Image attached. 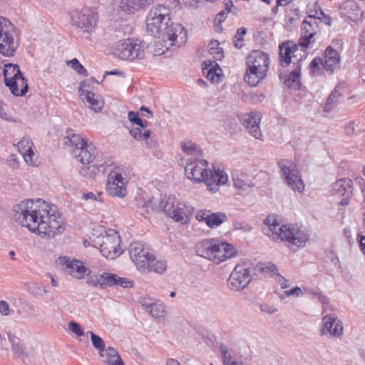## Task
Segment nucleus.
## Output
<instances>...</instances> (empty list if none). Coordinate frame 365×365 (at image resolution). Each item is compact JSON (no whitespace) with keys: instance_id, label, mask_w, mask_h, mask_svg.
<instances>
[{"instance_id":"obj_35","label":"nucleus","mask_w":365,"mask_h":365,"mask_svg":"<svg viewBox=\"0 0 365 365\" xmlns=\"http://www.w3.org/2000/svg\"><path fill=\"white\" fill-rule=\"evenodd\" d=\"M4 82L6 86L12 83V81L16 80L18 77L21 74L19 70V67L16 64L8 63L5 65L4 69Z\"/></svg>"},{"instance_id":"obj_11","label":"nucleus","mask_w":365,"mask_h":365,"mask_svg":"<svg viewBox=\"0 0 365 365\" xmlns=\"http://www.w3.org/2000/svg\"><path fill=\"white\" fill-rule=\"evenodd\" d=\"M277 165L280 170L281 177L285 183L294 191L302 192L304 190V185L299 170L293 163L289 160L281 159L278 161Z\"/></svg>"},{"instance_id":"obj_20","label":"nucleus","mask_w":365,"mask_h":365,"mask_svg":"<svg viewBox=\"0 0 365 365\" xmlns=\"http://www.w3.org/2000/svg\"><path fill=\"white\" fill-rule=\"evenodd\" d=\"M195 217L200 222H205L210 228L217 227L227 220V215L223 212H212L207 210H199Z\"/></svg>"},{"instance_id":"obj_57","label":"nucleus","mask_w":365,"mask_h":365,"mask_svg":"<svg viewBox=\"0 0 365 365\" xmlns=\"http://www.w3.org/2000/svg\"><path fill=\"white\" fill-rule=\"evenodd\" d=\"M0 313L5 316L9 314V306L6 301H0Z\"/></svg>"},{"instance_id":"obj_43","label":"nucleus","mask_w":365,"mask_h":365,"mask_svg":"<svg viewBox=\"0 0 365 365\" xmlns=\"http://www.w3.org/2000/svg\"><path fill=\"white\" fill-rule=\"evenodd\" d=\"M247 34V29L241 27L237 29L236 34L234 36L233 43L234 46L237 48H241L243 46L244 36Z\"/></svg>"},{"instance_id":"obj_7","label":"nucleus","mask_w":365,"mask_h":365,"mask_svg":"<svg viewBox=\"0 0 365 365\" xmlns=\"http://www.w3.org/2000/svg\"><path fill=\"white\" fill-rule=\"evenodd\" d=\"M163 212L174 221L186 224L194 212V208L177 201L173 196L165 197L160 202Z\"/></svg>"},{"instance_id":"obj_24","label":"nucleus","mask_w":365,"mask_h":365,"mask_svg":"<svg viewBox=\"0 0 365 365\" xmlns=\"http://www.w3.org/2000/svg\"><path fill=\"white\" fill-rule=\"evenodd\" d=\"M78 91L85 105L88 108L95 112L101 110L104 105V101L101 95L96 94L92 91H85L83 89L82 86H81Z\"/></svg>"},{"instance_id":"obj_37","label":"nucleus","mask_w":365,"mask_h":365,"mask_svg":"<svg viewBox=\"0 0 365 365\" xmlns=\"http://www.w3.org/2000/svg\"><path fill=\"white\" fill-rule=\"evenodd\" d=\"M120 9L128 14H133L143 7L140 0H121Z\"/></svg>"},{"instance_id":"obj_42","label":"nucleus","mask_w":365,"mask_h":365,"mask_svg":"<svg viewBox=\"0 0 365 365\" xmlns=\"http://www.w3.org/2000/svg\"><path fill=\"white\" fill-rule=\"evenodd\" d=\"M66 63L80 75L83 76H87L88 75L87 70L79 63L77 58L68 61Z\"/></svg>"},{"instance_id":"obj_22","label":"nucleus","mask_w":365,"mask_h":365,"mask_svg":"<svg viewBox=\"0 0 365 365\" xmlns=\"http://www.w3.org/2000/svg\"><path fill=\"white\" fill-rule=\"evenodd\" d=\"M139 303L154 318L159 319L164 317L165 307L163 302L150 297H140Z\"/></svg>"},{"instance_id":"obj_64","label":"nucleus","mask_w":365,"mask_h":365,"mask_svg":"<svg viewBox=\"0 0 365 365\" xmlns=\"http://www.w3.org/2000/svg\"><path fill=\"white\" fill-rule=\"evenodd\" d=\"M107 363L108 365H124V363L120 358L119 361H117L115 358H108Z\"/></svg>"},{"instance_id":"obj_31","label":"nucleus","mask_w":365,"mask_h":365,"mask_svg":"<svg viewBox=\"0 0 365 365\" xmlns=\"http://www.w3.org/2000/svg\"><path fill=\"white\" fill-rule=\"evenodd\" d=\"M203 74L212 83H218L221 81L222 75L220 73L221 68L215 61H205L202 64Z\"/></svg>"},{"instance_id":"obj_59","label":"nucleus","mask_w":365,"mask_h":365,"mask_svg":"<svg viewBox=\"0 0 365 365\" xmlns=\"http://www.w3.org/2000/svg\"><path fill=\"white\" fill-rule=\"evenodd\" d=\"M250 98L253 103H259L264 101V99L265 98V96L262 93H251Z\"/></svg>"},{"instance_id":"obj_51","label":"nucleus","mask_w":365,"mask_h":365,"mask_svg":"<svg viewBox=\"0 0 365 365\" xmlns=\"http://www.w3.org/2000/svg\"><path fill=\"white\" fill-rule=\"evenodd\" d=\"M87 284L94 287H100L103 288L102 286V278H100V274L98 275H92L90 276L87 279Z\"/></svg>"},{"instance_id":"obj_1","label":"nucleus","mask_w":365,"mask_h":365,"mask_svg":"<svg viewBox=\"0 0 365 365\" xmlns=\"http://www.w3.org/2000/svg\"><path fill=\"white\" fill-rule=\"evenodd\" d=\"M14 220L42 237H54L64 231L63 219L57 207L41 199L23 200L13 208Z\"/></svg>"},{"instance_id":"obj_2","label":"nucleus","mask_w":365,"mask_h":365,"mask_svg":"<svg viewBox=\"0 0 365 365\" xmlns=\"http://www.w3.org/2000/svg\"><path fill=\"white\" fill-rule=\"evenodd\" d=\"M147 31L152 36L169 41L178 47L187 41V32L180 24L171 21L170 9L163 5L151 9L146 19Z\"/></svg>"},{"instance_id":"obj_23","label":"nucleus","mask_w":365,"mask_h":365,"mask_svg":"<svg viewBox=\"0 0 365 365\" xmlns=\"http://www.w3.org/2000/svg\"><path fill=\"white\" fill-rule=\"evenodd\" d=\"M324 334H330L332 336H339L343 333L342 322L334 314H327L323 317Z\"/></svg>"},{"instance_id":"obj_9","label":"nucleus","mask_w":365,"mask_h":365,"mask_svg":"<svg viewBox=\"0 0 365 365\" xmlns=\"http://www.w3.org/2000/svg\"><path fill=\"white\" fill-rule=\"evenodd\" d=\"M113 54L121 60L132 61L143 59L145 56V49L138 40L127 38L116 44Z\"/></svg>"},{"instance_id":"obj_62","label":"nucleus","mask_w":365,"mask_h":365,"mask_svg":"<svg viewBox=\"0 0 365 365\" xmlns=\"http://www.w3.org/2000/svg\"><path fill=\"white\" fill-rule=\"evenodd\" d=\"M260 309L262 312H266L267 314H272L277 311V309L269 304H262L260 306Z\"/></svg>"},{"instance_id":"obj_54","label":"nucleus","mask_w":365,"mask_h":365,"mask_svg":"<svg viewBox=\"0 0 365 365\" xmlns=\"http://www.w3.org/2000/svg\"><path fill=\"white\" fill-rule=\"evenodd\" d=\"M284 296L289 297L292 295H295L297 297H299L303 294V292L300 287H296L290 290H286L283 292Z\"/></svg>"},{"instance_id":"obj_8","label":"nucleus","mask_w":365,"mask_h":365,"mask_svg":"<svg viewBox=\"0 0 365 365\" xmlns=\"http://www.w3.org/2000/svg\"><path fill=\"white\" fill-rule=\"evenodd\" d=\"M19 31L6 18L0 17V53L5 56H11L19 46L14 36H17Z\"/></svg>"},{"instance_id":"obj_61","label":"nucleus","mask_w":365,"mask_h":365,"mask_svg":"<svg viewBox=\"0 0 365 365\" xmlns=\"http://www.w3.org/2000/svg\"><path fill=\"white\" fill-rule=\"evenodd\" d=\"M144 140L146 141V145L148 148L150 149H153L158 147V141L155 139H153V138L148 137V138L144 139Z\"/></svg>"},{"instance_id":"obj_14","label":"nucleus","mask_w":365,"mask_h":365,"mask_svg":"<svg viewBox=\"0 0 365 365\" xmlns=\"http://www.w3.org/2000/svg\"><path fill=\"white\" fill-rule=\"evenodd\" d=\"M127 178L123 176L122 168L115 167L108 175L106 190L110 196L123 198L127 194Z\"/></svg>"},{"instance_id":"obj_50","label":"nucleus","mask_w":365,"mask_h":365,"mask_svg":"<svg viewBox=\"0 0 365 365\" xmlns=\"http://www.w3.org/2000/svg\"><path fill=\"white\" fill-rule=\"evenodd\" d=\"M68 329L75 334L81 336L84 334L81 326L76 322H70L68 324Z\"/></svg>"},{"instance_id":"obj_40","label":"nucleus","mask_w":365,"mask_h":365,"mask_svg":"<svg viewBox=\"0 0 365 365\" xmlns=\"http://www.w3.org/2000/svg\"><path fill=\"white\" fill-rule=\"evenodd\" d=\"M318 25L317 21H312V19H308L307 18L302 22V31H309L311 36L312 34H316L317 32Z\"/></svg>"},{"instance_id":"obj_4","label":"nucleus","mask_w":365,"mask_h":365,"mask_svg":"<svg viewBox=\"0 0 365 365\" xmlns=\"http://www.w3.org/2000/svg\"><path fill=\"white\" fill-rule=\"evenodd\" d=\"M196 252L199 256L216 264H220L235 255V249L232 245L216 239L202 240L197 245Z\"/></svg>"},{"instance_id":"obj_6","label":"nucleus","mask_w":365,"mask_h":365,"mask_svg":"<svg viewBox=\"0 0 365 365\" xmlns=\"http://www.w3.org/2000/svg\"><path fill=\"white\" fill-rule=\"evenodd\" d=\"M64 144L69 149L73 157L83 165L93 162L97 155L96 148L93 143H88L82 135L71 134L63 139Z\"/></svg>"},{"instance_id":"obj_52","label":"nucleus","mask_w":365,"mask_h":365,"mask_svg":"<svg viewBox=\"0 0 365 365\" xmlns=\"http://www.w3.org/2000/svg\"><path fill=\"white\" fill-rule=\"evenodd\" d=\"M153 198L150 199L148 202H145V201L140 202L138 203V207L145 210V212L146 213H149L150 210H153V209H154L153 206Z\"/></svg>"},{"instance_id":"obj_45","label":"nucleus","mask_w":365,"mask_h":365,"mask_svg":"<svg viewBox=\"0 0 365 365\" xmlns=\"http://www.w3.org/2000/svg\"><path fill=\"white\" fill-rule=\"evenodd\" d=\"M309 34L310 33L309 31H302L301 32V37L299 39V45L300 46H303L304 50H306V48H308L309 45L311 43H313L314 41V36L316 34H312L311 36H309Z\"/></svg>"},{"instance_id":"obj_17","label":"nucleus","mask_w":365,"mask_h":365,"mask_svg":"<svg viewBox=\"0 0 365 365\" xmlns=\"http://www.w3.org/2000/svg\"><path fill=\"white\" fill-rule=\"evenodd\" d=\"M208 162L206 160L197 158L187 160L184 168L185 173L187 178L195 182H201L207 180Z\"/></svg>"},{"instance_id":"obj_55","label":"nucleus","mask_w":365,"mask_h":365,"mask_svg":"<svg viewBox=\"0 0 365 365\" xmlns=\"http://www.w3.org/2000/svg\"><path fill=\"white\" fill-rule=\"evenodd\" d=\"M324 15V11L319 8L314 11H310L309 14L307 17L308 19H312V21H317V19H320V16Z\"/></svg>"},{"instance_id":"obj_36","label":"nucleus","mask_w":365,"mask_h":365,"mask_svg":"<svg viewBox=\"0 0 365 365\" xmlns=\"http://www.w3.org/2000/svg\"><path fill=\"white\" fill-rule=\"evenodd\" d=\"M341 96V93L339 91V86H336L328 96L324 106V110L327 113L332 110L338 105L339 99Z\"/></svg>"},{"instance_id":"obj_19","label":"nucleus","mask_w":365,"mask_h":365,"mask_svg":"<svg viewBox=\"0 0 365 365\" xmlns=\"http://www.w3.org/2000/svg\"><path fill=\"white\" fill-rule=\"evenodd\" d=\"M331 192L333 195L342 197L339 202L340 205H348L353 192L352 180L349 178L338 180L332 185Z\"/></svg>"},{"instance_id":"obj_18","label":"nucleus","mask_w":365,"mask_h":365,"mask_svg":"<svg viewBox=\"0 0 365 365\" xmlns=\"http://www.w3.org/2000/svg\"><path fill=\"white\" fill-rule=\"evenodd\" d=\"M63 271L76 279H82L89 275L90 270L86 268L81 261L77 259L70 260L65 257L58 258Z\"/></svg>"},{"instance_id":"obj_48","label":"nucleus","mask_w":365,"mask_h":365,"mask_svg":"<svg viewBox=\"0 0 365 365\" xmlns=\"http://www.w3.org/2000/svg\"><path fill=\"white\" fill-rule=\"evenodd\" d=\"M128 119L129 120L138 125V126L141 127L142 128H145L148 126V122L146 120H142L138 115L137 113H135L133 111H130L128 113Z\"/></svg>"},{"instance_id":"obj_33","label":"nucleus","mask_w":365,"mask_h":365,"mask_svg":"<svg viewBox=\"0 0 365 365\" xmlns=\"http://www.w3.org/2000/svg\"><path fill=\"white\" fill-rule=\"evenodd\" d=\"M11 92L16 96H22L28 91L27 80L22 73L8 86Z\"/></svg>"},{"instance_id":"obj_21","label":"nucleus","mask_w":365,"mask_h":365,"mask_svg":"<svg viewBox=\"0 0 365 365\" xmlns=\"http://www.w3.org/2000/svg\"><path fill=\"white\" fill-rule=\"evenodd\" d=\"M262 115L258 112L245 113L242 117L243 125L250 134L257 139H261L262 133L259 128Z\"/></svg>"},{"instance_id":"obj_44","label":"nucleus","mask_w":365,"mask_h":365,"mask_svg":"<svg viewBox=\"0 0 365 365\" xmlns=\"http://www.w3.org/2000/svg\"><path fill=\"white\" fill-rule=\"evenodd\" d=\"M209 52L216 60H220L223 58L222 49L219 47V43L217 41H212L210 43Z\"/></svg>"},{"instance_id":"obj_38","label":"nucleus","mask_w":365,"mask_h":365,"mask_svg":"<svg viewBox=\"0 0 365 365\" xmlns=\"http://www.w3.org/2000/svg\"><path fill=\"white\" fill-rule=\"evenodd\" d=\"M148 268L146 269V272H155L158 274H163L167 267L166 262L162 259L156 260L154 255L150 258V262H149V264L148 265Z\"/></svg>"},{"instance_id":"obj_39","label":"nucleus","mask_w":365,"mask_h":365,"mask_svg":"<svg viewBox=\"0 0 365 365\" xmlns=\"http://www.w3.org/2000/svg\"><path fill=\"white\" fill-rule=\"evenodd\" d=\"M233 183L235 187L238 190L241 195H247L250 193L255 187V184L253 182H247L240 178H234Z\"/></svg>"},{"instance_id":"obj_10","label":"nucleus","mask_w":365,"mask_h":365,"mask_svg":"<svg viewBox=\"0 0 365 365\" xmlns=\"http://www.w3.org/2000/svg\"><path fill=\"white\" fill-rule=\"evenodd\" d=\"M279 49L280 65L284 67L291 63L296 66L301 64V61L306 58L307 54L303 46H300L292 41L282 43Z\"/></svg>"},{"instance_id":"obj_5","label":"nucleus","mask_w":365,"mask_h":365,"mask_svg":"<svg viewBox=\"0 0 365 365\" xmlns=\"http://www.w3.org/2000/svg\"><path fill=\"white\" fill-rule=\"evenodd\" d=\"M264 223L271 231L273 238L287 241L298 247H303L309 239V235L298 228L280 225L274 216L269 215L264 220Z\"/></svg>"},{"instance_id":"obj_32","label":"nucleus","mask_w":365,"mask_h":365,"mask_svg":"<svg viewBox=\"0 0 365 365\" xmlns=\"http://www.w3.org/2000/svg\"><path fill=\"white\" fill-rule=\"evenodd\" d=\"M220 349L224 365H245L242 360V356L227 346L221 344Z\"/></svg>"},{"instance_id":"obj_26","label":"nucleus","mask_w":365,"mask_h":365,"mask_svg":"<svg viewBox=\"0 0 365 365\" xmlns=\"http://www.w3.org/2000/svg\"><path fill=\"white\" fill-rule=\"evenodd\" d=\"M19 151L23 156L25 162L31 166L36 165V160L34 159L35 155L34 152V143L29 137H24L17 143Z\"/></svg>"},{"instance_id":"obj_47","label":"nucleus","mask_w":365,"mask_h":365,"mask_svg":"<svg viewBox=\"0 0 365 365\" xmlns=\"http://www.w3.org/2000/svg\"><path fill=\"white\" fill-rule=\"evenodd\" d=\"M91 334V339L92 341L93 346L98 349L100 352H103L105 351V344L103 339L98 335L95 334L92 331H89Z\"/></svg>"},{"instance_id":"obj_53","label":"nucleus","mask_w":365,"mask_h":365,"mask_svg":"<svg viewBox=\"0 0 365 365\" xmlns=\"http://www.w3.org/2000/svg\"><path fill=\"white\" fill-rule=\"evenodd\" d=\"M99 172V169L96 165H91L86 167V170L83 173L84 175L94 178V176Z\"/></svg>"},{"instance_id":"obj_34","label":"nucleus","mask_w":365,"mask_h":365,"mask_svg":"<svg viewBox=\"0 0 365 365\" xmlns=\"http://www.w3.org/2000/svg\"><path fill=\"white\" fill-rule=\"evenodd\" d=\"M180 148L187 155L194 157V160L200 158L202 156V151L200 147L191 140H183L180 142Z\"/></svg>"},{"instance_id":"obj_15","label":"nucleus","mask_w":365,"mask_h":365,"mask_svg":"<svg viewBox=\"0 0 365 365\" xmlns=\"http://www.w3.org/2000/svg\"><path fill=\"white\" fill-rule=\"evenodd\" d=\"M120 238L115 230H110L101 237L100 252L107 259H113L122 253Z\"/></svg>"},{"instance_id":"obj_25","label":"nucleus","mask_w":365,"mask_h":365,"mask_svg":"<svg viewBox=\"0 0 365 365\" xmlns=\"http://www.w3.org/2000/svg\"><path fill=\"white\" fill-rule=\"evenodd\" d=\"M14 352L25 364L31 363L36 361V351L33 346L23 347L20 344L19 339H11Z\"/></svg>"},{"instance_id":"obj_56","label":"nucleus","mask_w":365,"mask_h":365,"mask_svg":"<svg viewBox=\"0 0 365 365\" xmlns=\"http://www.w3.org/2000/svg\"><path fill=\"white\" fill-rule=\"evenodd\" d=\"M106 354L108 356V358H115V359L118 361L120 360V356L117 351V350L113 347H108L106 349Z\"/></svg>"},{"instance_id":"obj_12","label":"nucleus","mask_w":365,"mask_h":365,"mask_svg":"<svg viewBox=\"0 0 365 365\" xmlns=\"http://www.w3.org/2000/svg\"><path fill=\"white\" fill-rule=\"evenodd\" d=\"M71 22L86 34V38H88V35L96 26L97 14L90 8H84L81 11L76 10L72 13Z\"/></svg>"},{"instance_id":"obj_3","label":"nucleus","mask_w":365,"mask_h":365,"mask_svg":"<svg viewBox=\"0 0 365 365\" xmlns=\"http://www.w3.org/2000/svg\"><path fill=\"white\" fill-rule=\"evenodd\" d=\"M246 63L245 81L251 86H256L267 75L270 63L269 56L266 52L255 50L247 57Z\"/></svg>"},{"instance_id":"obj_13","label":"nucleus","mask_w":365,"mask_h":365,"mask_svg":"<svg viewBox=\"0 0 365 365\" xmlns=\"http://www.w3.org/2000/svg\"><path fill=\"white\" fill-rule=\"evenodd\" d=\"M251 264L247 262L237 264L228 279V287L234 291L244 289L252 280Z\"/></svg>"},{"instance_id":"obj_41","label":"nucleus","mask_w":365,"mask_h":365,"mask_svg":"<svg viewBox=\"0 0 365 365\" xmlns=\"http://www.w3.org/2000/svg\"><path fill=\"white\" fill-rule=\"evenodd\" d=\"M142 128H133L130 129V135L137 140H144V139L148 138L150 136V131L149 130H145L144 132H142Z\"/></svg>"},{"instance_id":"obj_29","label":"nucleus","mask_w":365,"mask_h":365,"mask_svg":"<svg viewBox=\"0 0 365 365\" xmlns=\"http://www.w3.org/2000/svg\"><path fill=\"white\" fill-rule=\"evenodd\" d=\"M100 278H102V286L103 288L105 287H111L113 285L120 286L122 287H132L133 286V282L130 281L126 278L120 277L119 276L109 273L103 272L100 274Z\"/></svg>"},{"instance_id":"obj_27","label":"nucleus","mask_w":365,"mask_h":365,"mask_svg":"<svg viewBox=\"0 0 365 365\" xmlns=\"http://www.w3.org/2000/svg\"><path fill=\"white\" fill-rule=\"evenodd\" d=\"M227 181V175L220 170H209L207 173V180H203L207 188L212 192H215L218 189L220 185H225Z\"/></svg>"},{"instance_id":"obj_30","label":"nucleus","mask_w":365,"mask_h":365,"mask_svg":"<svg viewBox=\"0 0 365 365\" xmlns=\"http://www.w3.org/2000/svg\"><path fill=\"white\" fill-rule=\"evenodd\" d=\"M301 66V64H298L290 73L281 76V80L283 81L284 84L289 88L293 90H299L300 88Z\"/></svg>"},{"instance_id":"obj_58","label":"nucleus","mask_w":365,"mask_h":365,"mask_svg":"<svg viewBox=\"0 0 365 365\" xmlns=\"http://www.w3.org/2000/svg\"><path fill=\"white\" fill-rule=\"evenodd\" d=\"M83 199H85L86 200H96V201H99V202L101 201V193H98V195H96L93 192H90L84 193L83 195Z\"/></svg>"},{"instance_id":"obj_16","label":"nucleus","mask_w":365,"mask_h":365,"mask_svg":"<svg viewBox=\"0 0 365 365\" xmlns=\"http://www.w3.org/2000/svg\"><path fill=\"white\" fill-rule=\"evenodd\" d=\"M129 255L137 269L142 272H145L153 253L148 247L141 242H135L130 245Z\"/></svg>"},{"instance_id":"obj_46","label":"nucleus","mask_w":365,"mask_h":365,"mask_svg":"<svg viewBox=\"0 0 365 365\" xmlns=\"http://www.w3.org/2000/svg\"><path fill=\"white\" fill-rule=\"evenodd\" d=\"M259 270L262 272L269 273L272 275L279 276L277 266L272 262H267L259 265Z\"/></svg>"},{"instance_id":"obj_60","label":"nucleus","mask_w":365,"mask_h":365,"mask_svg":"<svg viewBox=\"0 0 365 365\" xmlns=\"http://www.w3.org/2000/svg\"><path fill=\"white\" fill-rule=\"evenodd\" d=\"M31 292V294H35V295L42 296L44 294H46L47 292V291L45 289V287H43L35 286V287H34L33 290Z\"/></svg>"},{"instance_id":"obj_49","label":"nucleus","mask_w":365,"mask_h":365,"mask_svg":"<svg viewBox=\"0 0 365 365\" xmlns=\"http://www.w3.org/2000/svg\"><path fill=\"white\" fill-rule=\"evenodd\" d=\"M320 65L322 66V58H315L311 61L309 66L312 74H319L320 71Z\"/></svg>"},{"instance_id":"obj_63","label":"nucleus","mask_w":365,"mask_h":365,"mask_svg":"<svg viewBox=\"0 0 365 365\" xmlns=\"http://www.w3.org/2000/svg\"><path fill=\"white\" fill-rule=\"evenodd\" d=\"M357 240L359 243L361 251L365 254V236L362 235H358Z\"/></svg>"},{"instance_id":"obj_28","label":"nucleus","mask_w":365,"mask_h":365,"mask_svg":"<svg viewBox=\"0 0 365 365\" xmlns=\"http://www.w3.org/2000/svg\"><path fill=\"white\" fill-rule=\"evenodd\" d=\"M322 67L331 73L339 67L340 57L337 51L331 47H328L322 58Z\"/></svg>"}]
</instances>
